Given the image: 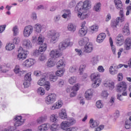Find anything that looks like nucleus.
<instances>
[{"instance_id":"f257e3e1","label":"nucleus","mask_w":131,"mask_h":131,"mask_svg":"<svg viewBox=\"0 0 131 131\" xmlns=\"http://www.w3.org/2000/svg\"><path fill=\"white\" fill-rule=\"evenodd\" d=\"M92 8V2L91 0H85L84 2H79L75 7L76 11H77L78 17L80 18L81 20H83L89 17V15L85 13L88 10Z\"/></svg>"},{"instance_id":"f03ea898","label":"nucleus","mask_w":131,"mask_h":131,"mask_svg":"<svg viewBox=\"0 0 131 131\" xmlns=\"http://www.w3.org/2000/svg\"><path fill=\"white\" fill-rule=\"evenodd\" d=\"M101 75L99 73H95L92 74L91 75V79L94 83L92 84V86L94 89L98 88L101 84L102 80L100 78Z\"/></svg>"},{"instance_id":"7ed1b4c3","label":"nucleus","mask_w":131,"mask_h":131,"mask_svg":"<svg viewBox=\"0 0 131 131\" xmlns=\"http://www.w3.org/2000/svg\"><path fill=\"white\" fill-rule=\"evenodd\" d=\"M47 35L50 39V42L51 43H55L60 37V33L55 30H51L48 31Z\"/></svg>"},{"instance_id":"20e7f679","label":"nucleus","mask_w":131,"mask_h":131,"mask_svg":"<svg viewBox=\"0 0 131 131\" xmlns=\"http://www.w3.org/2000/svg\"><path fill=\"white\" fill-rule=\"evenodd\" d=\"M115 5L117 9H120L119 12V17L120 22L122 23L124 21V14L123 12V9L122 8V2L120 0H114Z\"/></svg>"},{"instance_id":"39448f33","label":"nucleus","mask_w":131,"mask_h":131,"mask_svg":"<svg viewBox=\"0 0 131 131\" xmlns=\"http://www.w3.org/2000/svg\"><path fill=\"white\" fill-rule=\"evenodd\" d=\"M127 85L125 82H120L117 85V90L119 93H122V96H127Z\"/></svg>"},{"instance_id":"423d86ee","label":"nucleus","mask_w":131,"mask_h":131,"mask_svg":"<svg viewBox=\"0 0 131 131\" xmlns=\"http://www.w3.org/2000/svg\"><path fill=\"white\" fill-rule=\"evenodd\" d=\"M73 45V42L70 41V38H67L66 40L62 41L59 43L58 45V49L59 51H63V50H66L69 46L71 47Z\"/></svg>"},{"instance_id":"0eeeda50","label":"nucleus","mask_w":131,"mask_h":131,"mask_svg":"<svg viewBox=\"0 0 131 131\" xmlns=\"http://www.w3.org/2000/svg\"><path fill=\"white\" fill-rule=\"evenodd\" d=\"M75 122V120L74 119H69L67 121H63L60 124L61 128L64 130H67L68 127L73 125Z\"/></svg>"},{"instance_id":"6e6552de","label":"nucleus","mask_w":131,"mask_h":131,"mask_svg":"<svg viewBox=\"0 0 131 131\" xmlns=\"http://www.w3.org/2000/svg\"><path fill=\"white\" fill-rule=\"evenodd\" d=\"M18 54L17 55V59L19 61H23L27 58V55H28V52L25 51L22 47H20L18 50Z\"/></svg>"},{"instance_id":"1a4fd4ad","label":"nucleus","mask_w":131,"mask_h":131,"mask_svg":"<svg viewBox=\"0 0 131 131\" xmlns=\"http://www.w3.org/2000/svg\"><path fill=\"white\" fill-rule=\"evenodd\" d=\"M37 43H38V45H41L38 49L40 53L46 52L47 50V48H48V46L46 43L42 45V43H43V38H42L41 36H39L38 37Z\"/></svg>"},{"instance_id":"9d476101","label":"nucleus","mask_w":131,"mask_h":131,"mask_svg":"<svg viewBox=\"0 0 131 131\" xmlns=\"http://www.w3.org/2000/svg\"><path fill=\"white\" fill-rule=\"evenodd\" d=\"M31 81V72L27 73L24 77V81L23 85L24 88H27L30 85V82Z\"/></svg>"},{"instance_id":"9b49d317","label":"nucleus","mask_w":131,"mask_h":131,"mask_svg":"<svg viewBox=\"0 0 131 131\" xmlns=\"http://www.w3.org/2000/svg\"><path fill=\"white\" fill-rule=\"evenodd\" d=\"M56 98L57 95L56 94L54 93L50 94L45 98V102L48 105L53 104L56 101Z\"/></svg>"},{"instance_id":"f8f14e48","label":"nucleus","mask_w":131,"mask_h":131,"mask_svg":"<svg viewBox=\"0 0 131 131\" xmlns=\"http://www.w3.org/2000/svg\"><path fill=\"white\" fill-rule=\"evenodd\" d=\"M33 31V28L32 26L29 25L25 27L24 30V35L25 37H28L32 33Z\"/></svg>"},{"instance_id":"ddd939ff","label":"nucleus","mask_w":131,"mask_h":131,"mask_svg":"<svg viewBox=\"0 0 131 131\" xmlns=\"http://www.w3.org/2000/svg\"><path fill=\"white\" fill-rule=\"evenodd\" d=\"M14 72L15 73L17 76H23L25 73H26V71L21 70L20 69V66L16 65L15 68L13 70Z\"/></svg>"},{"instance_id":"4468645a","label":"nucleus","mask_w":131,"mask_h":131,"mask_svg":"<svg viewBox=\"0 0 131 131\" xmlns=\"http://www.w3.org/2000/svg\"><path fill=\"white\" fill-rule=\"evenodd\" d=\"M93 50H94L93 43L88 42L84 46V52L86 54H90V53L93 52Z\"/></svg>"},{"instance_id":"2eb2a0df","label":"nucleus","mask_w":131,"mask_h":131,"mask_svg":"<svg viewBox=\"0 0 131 131\" xmlns=\"http://www.w3.org/2000/svg\"><path fill=\"white\" fill-rule=\"evenodd\" d=\"M50 56L52 58V60H56L59 57H61L62 54L57 50H52L50 53Z\"/></svg>"},{"instance_id":"dca6fc26","label":"nucleus","mask_w":131,"mask_h":131,"mask_svg":"<svg viewBox=\"0 0 131 131\" xmlns=\"http://www.w3.org/2000/svg\"><path fill=\"white\" fill-rule=\"evenodd\" d=\"M14 119L16 120L14 123V126L16 127H17V126H20V125H22V124L24 123V119H22V116H16Z\"/></svg>"},{"instance_id":"f3484780","label":"nucleus","mask_w":131,"mask_h":131,"mask_svg":"<svg viewBox=\"0 0 131 131\" xmlns=\"http://www.w3.org/2000/svg\"><path fill=\"white\" fill-rule=\"evenodd\" d=\"M79 90V86L78 84H76L71 89V92L70 93V97L73 98L76 96V92Z\"/></svg>"},{"instance_id":"a211bd4d","label":"nucleus","mask_w":131,"mask_h":131,"mask_svg":"<svg viewBox=\"0 0 131 131\" xmlns=\"http://www.w3.org/2000/svg\"><path fill=\"white\" fill-rule=\"evenodd\" d=\"M94 94V90L89 89L85 92V98L86 100H91L93 98Z\"/></svg>"},{"instance_id":"6ab92c4d","label":"nucleus","mask_w":131,"mask_h":131,"mask_svg":"<svg viewBox=\"0 0 131 131\" xmlns=\"http://www.w3.org/2000/svg\"><path fill=\"white\" fill-rule=\"evenodd\" d=\"M122 34L124 35H129L130 34V32H129V27L128 24H126L124 27L122 28Z\"/></svg>"},{"instance_id":"aec40b11","label":"nucleus","mask_w":131,"mask_h":131,"mask_svg":"<svg viewBox=\"0 0 131 131\" xmlns=\"http://www.w3.org/2000/svg\"><path fill=\"white\" fill-rule=\"evenodd\" d=\"M34 64V61H33V59L30 58L27 59L23 62V65L25 67H31L32 65Z\"/></svg>"},{"instance_id":"412c9836","label":"nucleus","mask_w":131,"mask_h":131,"mask_svg":"<svg viewBox=\"0 0 131 131\" xmlns=\"http://www.w3.org/2000/svg\"><path fill=\"white\" fill-rule=\"evenodd\" d=\"M63 105V102H62V100H59L55 104H54L53 106L50 107L51 110H55L56 109H60L61 107H62Z\"/></svg>"},{"instance_id":"4be33fe9","label":"nucleus","mask_w":131,"mask_h":131,"mask_svg":"<svg viewBox=\"0 0 131 131\" xmlns=\"http://www.w3.org/2000/svg\"><path fill=\"white\" fill-rule=\"evenodd\" d=\"M116 39L117 45H118V46H120L123 45V42H124V39H123V36H122V34H119L117 37Z\"/></svg>"},{"instance_id":"5701e85b","label":"nucleus","mask_w":131,"mask_h":131,"mask_svg":"<svg viewBox=\"0 0 131 131\" xmlns=\"http://www.w3.org/2000/svg\"><path fill=\"white\" fill-rule=\"evenodd\" d=\"M82 28H81L78 31L79 36H84L88 32V29L86 27H84L83 24L82 25Z\"/></svg>"},{"instance_id":"b1692460","label":"nucleus","mask_w":131,"mask_h":131,"mask_svg":"<svg viewBox=\"0 0 131 131\" xmlns=\"http://www.w3.org/2000/svg\"><path fill=\"white\" fill-rule=\"evenodd\" d=\"M104 86L106 88H109L110 90H113L115 86L114 85V82H110V81H105L103 82Z\"/></svg>"},{"instance_id":"393cba45","label":"nucleus","mask_w":131,"mask_h":131,"mask_svg":"<svg viewBox=\"0 0 131 131\" xmlns=\"http://www.w3.org/2000/svg\"><path fill=\"white\" fill-rule=\"evenodd\" d=\"M90 127L91 128H94L95 127H97L100 124V122H99L98 120L94 121V119H91L90 120L89 122Z\"/></svg>"},{"instance_id":"a878e982","label":"nucleus","mask_w":131,"mask_h":131,"mask_svg":"<svg viewBox=\"0 0 131 131\" xmlns=\"http://www.w3.org/2000/svg\"><path fill=\"white\" fill-rule=\"evenodd\" d=\"M23 46L26 49H31L32 45L29 39H24L23 42Z\"/></svg>"},{"instance_id":"bb28decb","label":"nucleus","mask_w":131,"mask_h":131,"mask_svg":"<svg viewBox=\"0 0 131 131\" xmlns=\"http://www.w3.org/2000/svg\"><path fill=\"white\" fill-rule=\"evenodd\" d=\"M105 37H106V34L104 33H100L97 38V41L99 43L101 42H103L104 41V39H105Z\"/></svg>"},{"instance_id":"cd10ccee","label":"nucleus","mask_w":131,"mask_h":131,"mask_svg":"<svg viewBox=\"0 0 131 131\" xmlns=\"http://www.w3.org/2000/svg\"><path fill=\"white\" fill-rule=\"evenodd\" d=\"M48 81H47V77L46 76H43L42 78H41L38 81V84L39 85H40L41 86L42 85H45L47 83V82H48Z\"/></svg>"},{"instance_id":"c85d7f7f","label":"nucleus","mask_w":131,"mask_h":131,"mask_svg":"<svg viewBox=\"0 0 131 131\" xmlns=\"http://www.w3.org/2000/svg\"><path fill=\"white\" fill-rule=\"evenodd\" d=\"M120 22V17H117L114 21L112 23V27L113 29H116L117 26H119L118 24Z\"/></svg>"},{"instance_id":"c756f323","label":"nucleus","mask_w":131,"mask_h":131,"mask_svg":"<svg viewBox=\"0 0 131 131\" xmlns=\"http://www.w3.org/2000/svg\"><path fill=\"white\" fill-rule=\"evenodd\" d=\"M125 48L127 50L131 49V39L130 38H127L125 41Z\"/></svg>"},{"instance_id":"7c9ffc66","label":"nucleus","mask_w":131,"mask_h":131,"mask_svg":"<svg viewBox=\"0 0 131 131\" xmlns=\"http://www.w3.org/2000/svg\"><path fill=\"white\" fill-rule=\"evenodd\" d=\"M89 42V38L88 37H84L81 38L79 40V46H82L86 45V43Z\"/></svg>"},{"instance_id":"2f4dec72","label":"nucleus","mask_w":131,"mask_h":131,"mask_svg":"<svg viewBox=\"0 0 131 131\" xmlns=\"http://www.w3.org/2000/svg\"><path fill=\"white\" fill-rule=\"evenodd\" d=\"M68 29L71 32H74L76 30V26L72 23H70L68 26Z\"/></svg>"},{"instance_id":"473e14b6","label":"nucleus","mask_w":131,"mask_h":131,"mask_svg":"<svg viewBox=\"0 0 131 131\" xmlns=\"http://www.w3.org/2000/svg\"><path fill=\"white\" fill-rule=\"evenodd\" d=\"M109 40H110L112 53L114 55H116V48L115 47V46L113 45V40H112V38L110 37Z\"/></svg>"},{"instance_id":"72a5a7b5","label":"nucleus","mask_w":131,"mask_h":131,"mask_svg":"<svg viewBox=\"0 0 131 131\" xmlns=\"http://www.w3.org/2000/svg\"><path fill=\"white\" fill-rule=\"evenodd\" d=\"M64 67H65V63L63 61V60H59L57 63V68H58V69H64Z\"/></svg>"},{"instance_id":"f704fd0d","label":"nucleus","mask_w":131,"mask_h":131,"mask_svg":"<svg viewBox=\"0 0 131 131\" xmlns=\"http://www.w3.org/2000/svg\"><path fill=\"white\" fill-rule=\"evenodd\" d=\"M59 116L60 118H61V119H66V118H67V114L66 113V110H62L61 112L59 113Z\"/></svg>"},{"instance_id":"c9c22d12","label":"nucleus","mask_w":131,"mask_h":131,"mask_svg":"<svg viewBox=\"0 0 131 131\" xmlns=\"http://www.w3.org/2000/svg\"><path fill=\"white\" fill-rule=\"evenodd\" d=\"M47 124H43L38 127V130L39 131H46L48 130V126Z\"/></svg>"},{"instance_id":"e433bc0d","label":"nucleus","mask_w":131,"mask_h":131,"mask_svg":"<svg viewBox=\"0 0 131 131\" xmlns=\"http://www.w3.org/2000/svg\"><path fill=\"white\" fill-rule=\"evenodd\" d=\"M117 69L115 68V66H111L110 68V72L112 75H115V74H117L118 71L116 70Z\"/></svg>"},{"instance_id":"4c0bfd02","label":"nucleus","mask_w":131,"mask_h":131,"mask_svg":"<svg viewBox=\"0 0 131 131\" xmlns=\"http://www.w3.org/2000/svg\"><path fill=\"white\" fill-rule=\"evenodd\" d=\"M35 28L36 32H38V33H40V32H41V30H42L41 25L39 24H37L35 25Z\"/></svg>"},{"instance_id":"58836bf2","label":"nucleus","mask_w":131,"mask_h":131,"mask_svg":"<svg viewBox=\"0 0 131 131\" xmlns=\"http://www.w3.org/2000/svg\"><path fill=\"white\" fill-rule=\"evenodd\" d=\"M37 92L38 95H40L41 96H43L45 94H46V91H45V89H43L42 87H39L37 90Z\"/></svg>"},{"instance_id":"ea45409f","label":"nucleus","mask_w":131,"mask_h":131,"mask_svg":"<svg viewBox=\"0 0 131 131\" xmlns=\"http://www.w3.org/2000/svg\"><path fill=\"white\" fill-rule=\"evenodd\" d=\"M60 70L57 71L56 72V75L57 76H63V74H64V73L65 72V69H59Z\"/></svg>"},{"instance_id":"a19ab883","label":"nucleus","mask_w":131,"mask_h":131,"mask_svg":"<svg viewBox=\"0 0 131 131\" xmlns=\"http://www.w3.org/2000/svg\"><path fill=\"white\" fill-rule=\"evenodd\" d=\"M5 48L8 51H12V50H14V49H15V45L14 43H10L6 46Z\"/></svg>"},{"instance_id":"79ce46f5","label":"nucleus","mask_w":131,"mask_h":131,"mask_svg":"<svg viewBox=\"0 0 131 131\" xmlns=\"http://www.w3.org/2000/svg\"><path fill=\"white\" fill-rule=\"evenodd\" d=\"M91 62L92 65H93V66L98 64V62H99V59L98 58V57H97V56L93 57L92 58Z\"/></svg>"},{"instance_id":"37998d69","label":"nucleus","mask_w":131,"mask_h":131,"mask_svg":"<svg viewBox=\"0 0 131 131\" xmlns=\"http://www.w3.org/2000/svg\"><path fill=\"white\" fill-rule=\"evenodd\" d=\"M12 31L13 32L14 36H16L17 34H19V29H18V26H15L13 27Z\"/></svg>"},{"instance_id":"c03bdc74","label":"nucleus","mask_w":131,"mask_h":131,"mask_svg":"<svg viewBox=\"0 0 131 131\" xmlns=\"http://www.w3.org/2000/svg\"><path fill=\"white\" fill-rule=\"evenodd\" d=\"M47 65L48 67H54V66H55V61H53L52 59H50L47 61Z\"/></svg>"},{"instance_id":"a18cd8bd","label":"nucleus","mask_w":131,"mask_h":131,"mask_svg":"<svg viewBox=\"0 0 131 131\" xmlns=\"http://www.w3.org/2000/svg\"><path fill=\"white\" fill-rule=\"evenodd\" d=\"M57 79H58V76H57L56 75L51 74L50 75V81H53V82H55V81H57Z\"/></svg>"},{"instance_id":"49530a36","label":"nucleus","mask_w":131,"mask_h":131,"mask_svg":"<svg viewBox=\"0 0 131 131\" xmlns=\"http://www.w3.org/2000/svg\"><path fill=\"white\" fill-rule=\"evenodd\" d=\"M50 120L52 122L56 123V122H58V117L55 115H52L50 117Z\"/></svg>"},{"instance_id":"de8ad7c7","label":"nucleus","mask_w":131,"mask_h":131,"mask_svg":"<svg viewBox=\"0 0 131 131\" xmlns=\"http://www.w3.org/2000/svg\"><path fill=\"white\" fill-rule=\"evenodd\" d=\"M125 128H126V129H129V128H131V123L129 120L125 121Z\"/></svg>"},{"instance_id":"09e8293b","label":"nucleus","mask_w":131,"mask_h":131,"mask_svg":"<svg viewBox=\"0 0 131 131\" xmlns=\"http://www.w3.org/2000/svg\"><path fill=\"white\" fill-rule=\"evenodd\" d=\"M101 8V3H97L94 7V10L96 12H100V9Z\"/></svg>"},{"instance_id":"8fccbe9b","label":"nucleus","mask_w":131,"mask_h":131,"mask_svg":"<svg viewBox=\"0 0 131 131\" xmlns=\"http://www.w3.org/2000/svg\"><path fill=\"white\" fill-rule=\"evenodd\" d=\"M69 82L70 83V84H73V83H75V82H76V77H71L69 79Z\"/></svg>"},{"instance_id":"3c124183","label":"nucleus","mask_w":131,"mask_h":131,"mask_svg":"<svg viewBox=\"0 0 131 131\" xmlns=\"http://www.w3.org/2000/svg\"><path fill=\"white\" fill-rule=\"evenodd\" d=\"M86 67V66L85 64H81L80 66V68L79 69V71H80V74L81 75L82 74V71L85 69V68Z\"/></svg>"},{"instance_id":"603ef678","label":"nucleus","mask_w":131,"mask_h":131,"mask_svg":"<svg viewBox=\"0 0 131 131\" xmlns=\"http://www.w3.org/2000/svg\"><path fill=\"white\" fill-rule=\"evenodd\" d=\"M77 69H78V67H77L76 66L71 67L70 68V72L73 73V72H75Z\"/></svg>"},{"instance_id":"864d4df0","label":"nucleus","mask_w":131,"mask_h":131,"mask_svg":"<svg viewBox=\"0 0 131 131\" xmlns=\"http://www.w3.org/2000/svg\"><path fill=\"white\" fill-rule=\"evenodd\" d=\"M96 106L97 108H98V109H101V108H102L103 106V104H102V102H101V101L100 100L97 101L96 102Z\"/></svg>"},{"instance_id":"5fc2aeb1","label":"nucleus","mask_w":131,"mask_h":131,"mask_svg":"<svg viewBox=\"0 0 131 131\" xmlns=\"http://www.w3.org/2000/svg\"><path fill=\"white\" fill-rule=\"evenodd\" d=\"M76 2L74 0L71 1L70 3L69 4V8H74V6H76Z\"/></svg>"},{"instance_id":"6e6d98bb","label":"nucleus","mask_w":131,"mask_h":131,"mask_svg":"<svg viewBox=\"0 0 131 131\" xmlns=\"http://www.w3.org/2000/svg\"><path fill=\"white\" fill-rule=\"evenodd\" d=\"M43 86H45V88L46 90V91H49L51 89V84L50 83V82H47L46 84L43 85Z\"/></svg>"},{"instance_id":"4d7b16f0","label":"nucleus","mask_w":131,"mask_h":131,"mask_svg":"<svg viewBox=\"0 0 131 131\" xmlns=\"http://www.w3.org/2000/svg\"><path fill=\"white\" fill-rule=\"evenodd\" d=\"M51 130L56 131L58 130V125L57 124H52L50 127Z\"/></svg>"},{"instance_id":"13d9d810","label":"nucleus","mask_w":131,"mask_h":131,"mask_svg":"<svg viewBox=\"0 0 131 131\" xmlns=\"http://www.w3.org/2000/svg\"><path fill=\"white\" fill-rule=\"evenodd\" d=\"M58 85H59V86H60V88H62V86H63V85H64V80L62 79H60L58 80Z\"/></svg>"},{"instance_id":"bf43d9fd","label":"nucleus","mask_w":131,"mask_h":131,"mask_svg":"<svg viewBox=\"0 0 131 131\" xmlns=\"http://www.w3.org/2000/svg\"><path fill=\"white\" fill-rule=\"evenodd\" d=\"M20 42L19 37H15L13 40V43L14 45H18Z\"/></svg>"},{"instance_id":"052dcab7","label":"nucleus","mask_w":131,"mask_h":131,"mask_svg":"<svg viewBox=\"0 0 131 131\" xmlns=\"http://www.w3.org/2000/svg\"><path fill=\"white\" fill-rule=\"evenodd\" d=\"M98 29H99V27H98L97 26H93L91 27V31L97 32Z\"/></svg>"},{"instance_id":"680f3d73","label":"nucleus","mask_w":131,"mask_h":131,"mask_svg":"<svg viewBox=\"0 0 131 131\" xmlns=\"http://www.w3.org/2000/svg\"><path fill=\"white\" fill-rule=\"evenodd\" d=\"M45 121V118L43 117H40L38 119H37V123H42Z\"/></svg>"},{"instance_id":"e2e57ef3","label":"nucleus","mask_w":131,"mask_h":131,"mask_svg":"<svg viewBox=\"0 0 131 131\" xmlns=\"http://www.w3.org/2000/svg\"><path fill=\"white\" fill-rule=\"evenodd\" d=\"M66 131H77V127H70L67 129Z\"/></svg>"},{"instance_id":"0e129e2a","label":"nucleus","mask_w":131,"mask_h":131,"mask_svg":"<svg viewBox=\"0 0 131 131\" xmlns=\"http://www.w3.org/2000/svg\"><path fill=\"white\" fill-rule=\"evenodd\" d=\"M108 95L109 94L108 93L107 91H102V97H103V98H106V97H108Z\"/></svg>"},{"instance_id":"69168bd1","label":"nucleus","mask_w":131,"mask_h":131,"mask_svg":"<svg viewBox=\"0 0 131 131\" xmlns=\"http://www.w3.org/2000/svg\"><path fill=\"white\" fill-rule=\"evenodd\" d=\"M104 129V125H100L99 127L95 128V131H100Z\"/></svg>"},{"instance_id":"338daca9","label":"nucleus","mask_w":131,"mask_h":131,"mask_svg":"<svg viewBox=\"0 0 131 131\" xmlns=\"http://www.w3.org/2000/svg\"><path fill=\"white\" fill-rule=\"evenodd\" d=\"M0 71H2V72H7L6 66L0 65Z\"/></svg>"},{"instance_id":"774afa93","label":"nucleus","mask_w":131,"mask_h":131,"mask_svg":"<svg viewBox=\"0 0 131 131\" xmlns=\"http://www.w3.org/2000/svg\"><path fill=\"white\" fill-rule=\"evenodd\" d=\"M34 75L35 76H40L41 75V72L40 71H35L34 72Z\"/></svg>"}]
</instances>
